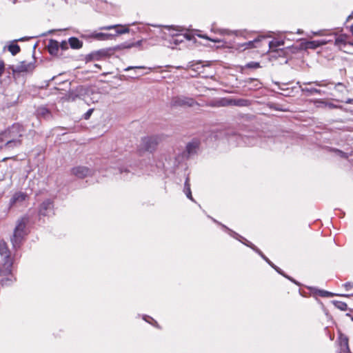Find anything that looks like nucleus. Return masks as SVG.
I'll use <instances>...</instances> for the list:
<instances>
[{
	"label": "nucleus",
	"instance_id": "obj_36",
	"mask_svg": "<svg viewBox=\"0 0 353 353\" xmlns=\"http://www.w3.org/2000/svg\"><path fill=\"white\" fill-rule=\"evenodd\" d=\"M142 318L145 321L148 322V323L152 325L154 327H159L158 323L151 316L148 315H143Z\"/></svg>",
	"mask_w": 353,
	"mask_h": 353
},
{
	"label": "nucleus",
	"instance_id": "obj_14",
	"mask_svg": "<svg viewBox=\"0 0 353 353\" xmlns=\"http://www.w3.org/2000/svg\"><path fill=\"white\" fill-rule=\"evenodd\" d=\"M21 139L0 141V148H5L6 150H13L14 148H19L21 145Z\"/></svg>",
	"mask_w": 353,
	"mask_h": 353
},
{
	"label": "nucleus",
	"instance_id": "obj_40",
	"mask_svg": "<svg viewBox=\"0 0 353 353\" xmlns=\"http://www.w3.org/2000/svg\"><path fill=\"white\" fill-rule=\"evenodd\" d=\"M118 171L121 174H129L131 172L129 170H128L127 168H124L123 167L119 168Z\"/></svg>",
	"mask_w": 353,
	"mask_h": 353
},
{
	"label": "nucleus",
	"instance_id": "obj_25",
	"mask_svg": "<svg viewBox=\"0 0 353 353\" xmlns=\"http://www.w3.org/2000/svg\"><path fill=\"white\" fill-rule=\"evenodd\" d=\"M68 44L72 49H79L82 47L83 43L78 38L72 37L68 39Z\"/></svg>",
	"mask_w": 353,
	"mask_h": 353
},
{
	"label": "nucleus",
	"instance_id": "obj_15",
	"mask_svg": "<svg viewBox=\"0 0 353 353\" xmlns=\"http://www.w3.org/2000/svg\"><path fill=\"white\" fill-rule=\"evenodd\" d=\"M28 198V194L23 192H15L10 200V207L21 204Z\"/></svg>",
	"mask_w": 353,
	"mask_h": 353
},
{
	"label": "nucleus",
	"instance_id": "obj_11",
	"mask_svg": "<svg viewBox=\"0 0 353 353\" xmlns=\"http://www.w3.org/2000/svg\"><path fill=\"white\" fill-rule=\"evenodd\" d=\"M71 173L77 178L83 179L92 176L94 174V170L87 166L79 165L72 168Z\"/></svg>",
	"mask_w": 353,
	"mask_h": 353
},
{
	"label": "nucleus",
	"instance_id": "obj_45",
	"mask_svg": "<svg viewBox=\"0 0 353 353\" xmlns=\"http://www.w3.org/2000/svg\"><path fill=\"white\" fill-rule=\"evenodd\" d=\"M284 276L285 278L288 279V280H290V281L296 283V285H299L298 282H296L293 278L290 277V276L284 274V275L283 276Z\"/></svg>",
	"mask_w": 353,
	"mask_h": 353
},
{
	"label": "nucleus",
	"instance_id": "obj_5",
	"mask_svg": "<svg viewBox=\"0 0 353 353\" xmlns=\"http://www.w3.org/2000/svg\"><path fill=\"white\" fill-rule=\"evenodd\" d=\"M159 141L158 136H147L141 139L139 150L152 153L157 148Z\"/></svg>",
	"mask_w": 353,
	"mask_h": 353
},
{
	"label": "nucleus",
	"instance_id": "obj_43",
	"mask_svg": "<svg viewBox=\"0 0 353 353\" xmlns=\"http://www.w3.org/2000/svg\"><path fill=\"white\" fill-rule=\"evenodd\" d=\"M5 70V64L2 60H0V77L3 74Z\"/></svg>",
	"mask_w": 353,
	"mask_h": 353
},
{
	"label": "nucleus",
	"instance_id": "obj_27",
	"mask_svg": "<svg viewBox=\"0 0 353 353\" xmlns=\"http://www.w3.org/2000/svg\"><path fill=\"white\" fill-rule=\"evenodd\" d=\"M261 40V37H259L252 41H249L248 42L244 43L243 44H242L241 46L244 47L245 49L256 48L257 46L256 45V43H259Z\"/></svg>",
	"mask_w": 353,
	"mask_h": 353
},
{
	"label": "nucleus",
	"instance_id": "obj_41",
	"mask_svg": "<svg viewBox=\"0 0 353 353\" xmlns=\"http://www.w3.org/2000/svg\"><path fill=\"white\" fill-rule=\"evenodd\" d=\"M68 42H67L65 41H63L61 43H59V47H61V48L63 50L68 49Z\"/></svg>",
	"mask_w": 353,
	"mask_h": 353
},
{
	"label": "nucleus",
	"instance_id": "obj_13",
	"mask_svg": "<svg viewBox=\"0 0 353 353\" xmlns=\"http://www.w3.org/2000/svg\"><path fill=\"white\" fill-rule=\"evenodd\" d=\"M336 345L340 349V353H349L348 338L346 335L341 332L339 333Z\"/></svg>",
	"mask_w": 353,
	"mask_h": 353
},
{
	"label": "nucleus",
	"instance_id": "obj_16",
	"mask_svg": "<svg viewBox=\"0 0 353 353\" xmlns=\"http://www.w3.org/2000/svg\"><path fill=\"white\" fill-rule=\"evenodd\" d=\"M29 38L27 37H21L18 39H14L10 42V43L8 46V51L12 54V55L15 56L17 54L20 50V46L17 43V41H27Z\"/></svg>",
	"mask_w": 353,
	"mask_h": 353
},
{
	"label": "nucleus",
	"instance_id": "obj_7",
	"mask_svg": "<svg viewBox=\"0 0 353 353\" xmlns=\"http://www.w3.org/2000/svg\"><path fill=\"white\" fill-rule=\"evenodd\" d=\"M116 50H118L114 47L103 48L99 50L93 51L86 55L85 60L87 62L92 61H99L103 58L110 57Z\"/></svg>",
	"mask_w": 353,
	"mask_h": 353
},
{
	"label": "nucleus",
	"instance_id": "obj_54",
	"mask_svg": "<svg viewBox=\"0 0 353 353\" xmlns=\"http://www.w3.org/2000/svg\"><path fill=\"white\" fill-rule=\"evenodd\" d=\"M266 262L273 268L274 269V268L276 266V265H274L268 258V259L266 260Z\"/></svg>",
	"mask_w": 353,
	"mask_h": 353
},
{
	"label": "nucleus",
	"instance_id": "obj_46",
	"mask_svg": "<svg viewBox=\"0 0 353 353\" xmlns=\"http://www.w3.org/2000/svg\"><path fill=\"white\" fill-rule=\"evenodd\" d=\"M274 270L281 275L283 276L285 272L281 269L279 268V267L276 266L274 268Z\"/></svg>",
	"mask_w": 353,
	"mask_h": 353
},
{
	"label": "nucleus",
	"instance_id": "obj_6",
	"mask_svg": "<svg viewBox=\"0 0 353 353\" xmlns=\"http://www.w3.org/2000/svg\"><path fill=\"white\" fill-rule=\"evenodd\" d=\"M194 105H199V103L194 99L183 95L174 97L170 101L172 108L194 107Z\"/></svg>",
	"mask_w": 353,
	"mask_h": 353
},
{
	"label": "nucleus",
	"instance_id": "obj_17",
	"mask_svg": "<svg viewBox=\"0 0 353 353\" xmlns=\"http://www.w3.org/2000/svg\"><path fill=\"white\" fill-rule=\"evenodd\" d=\"M347 35H339L335 39V46H336L341 50L343 52H347V47L348 46V41H347Z\"/></svg>",
	"mask_w": 353,
	"mask_h": 353
},
{
	"label": "nucleus",
	"instance_id": "obj_23",
	"mask_svg": "<svg viewBox=\"0 0 353 353\" xmlns=\"http://www.w3.org/2000/svg\"><path fill=\"white\" fill-rule=\"evenodd\" d=\"M297 84L299 85L301 92L306 93L307 96H311V95H314L315 94H321V89L313 88H303L301 85L299 81L297 82Z\"/></svg>",
	"mask_w": 353,
	"mask_h": 353
},
{
	"label": "nucleus",
	"instance_id": "obj_28",
	"mask_svg": "<svg viewBox=\"0 0 353 353\" xmlns=\"http://www.w3.org/2000/svg\"><path fill=\"white\" fill-rule=\"evenodd\" d=\"M230 104L243 107L249 105V101L245 99H233L230 101Z\"/></svg>",
	"mask_w": 353,
	"mask_h": 353
},
{
	"label": "nucleus",
	"instance_id": "obj_33",
	"mask_svg": "<svg viewBox=\"0 0 353 353\" xmlns=\"http://www.w3.org/2000/svg\"><path fill=\"white\" fill-rule=\"evenodd\" d=\"M284 45V41L283 40H275V41H271L269 43V46L270 49H274L280 46H282Z\"/></svg>",
	"mask_w": 353,
	"mask_h": 353
},
{
	"label": "nucleus",
	"instance_id": "obj_20",
	"mask_svg": "<svg viewBox=\"0 0 353 353\" xmlns=\"http://www.w3.org/2000/svg\"><path fill=\"white\" fill-rule=\"evenodd\" d=\"M221 227H222V228H223L228 233V234L230 236H232V238H234V239L238 240L239 241L241 242L243 244H244L243 242H245V240H247L246 239H245L244 237L241 236L239 234L236 233V232H234L232 230H231L229 228H228L226 225H221Z\"/></svg>",
	"mask_w": 353,
	"mask_h": 353
},
{
	"label": "nucleus",
	"instance_id": "obj_31",
	"mask_svg": "<svg viewBox=\"0 0 353 353\" xmlns=\"http://www.w3.org/2000/svg\"><path fill=\"white\" fill-rule=\"evenodd\" d=\"M332 304L338 309L342 311H345L347 308V305L345 302L339 301L336 300H332Z\"/></svg>",
	"mask_w": 353,
	"mask_h": 353
},
{
	"label": "nucleus",
	"instance_id": "obj_38",
	"mask_svg": "<svg viewBox=\"0 0 353 353\" xmlns=\"http://www.w3.org/2000/svg\"><path fill=\"white\" fill-rule=\"evenodd\" d=\"M274 83L278 85L279 90L288 92V93L283 94L284 96L290 95L291 92L289 90L290 89L288 88H284L283 86H281L279 82H275Z\"/></svg>",
	"mask_w": 353,
	"mask_h": 353
},
{
	"label": "nucleus",
	"instance_id": "obj_19",
	"mask_svg": "<svg viewBox=\"0 0 353 353\" xmlns=\"http://www.w3.org/2000/svg\"><path fill=\"white\" fill-rule=\"evenodd\" d=\"M48 52L51 55H57L59 48V43L54 39H50L47 46Z\"/></svg>",
	"mask_w": 353,
	"mask_h": 353
},
{
	"label": "nucleus",
	"instance_id": "obj_64",
	"mask_svg": "<svg viewBox=\"0 0 353 353\" xmlns=\"http://www.w3.org/2000/svg\"><path fill=\"white\" fill-rule=\"evenodd\" d=\"M297 33H298V34H302V33H303V31H302V30H298Z\"/></svg>",
	"mask_w": 353,
	"mask_h": 353
},
{
	"label": "nucleus",
	"instance_id": "obj_37",
	"mask_svg": "<svg viewBox=\"0 0 353 353\" xmlns=\"http://www.w3.org/2000/svg\"><path fill=\"white\" fill-rule=\"evenodd\" d=\"M247 68L256 69L260 68L259 62L250 61L245 65Z\"/></svg>",
	"mask_w": 353,
	"mask_h": 353
},
{
	"label": "nucleus",
	"instance_id": "obj_55",
	"mask_svg": "<svg viewBox=\"0 0 353 353\" xmlns=\"http://www.w3.org/2000/svg\"><path fill=\"white\" fill-rule=\"evenodd\" d=\"M266 262L273 268L274 269V268L276 266V265H274L268 258V259L266 260Z\"/></svg>",
	"mask_w": 353,
	"mask_h": 353
},
{
	"label": "nucleus",
	"instance_id": "obj_51",
	"mask_svg": "<svg viewBox=\"0 0 353 353\" xmlns=\"http://www.w3.org/2000/svg\"><path fill=\"white\" fill-rule=\"evenodd\" d=\"M266 262L273 268L274 269V268L276 266V265H274L268 258V259L266 260Z\"/></svg>",
	"mask_w": 353,
	"mask_h": 353
},
{
	"label": "nucleus",
	"instance_id": "obj_49",
	"mask_svg": "<svg viewBox=\"0 0 353 353\" xmlns=\"http://www.w3.org/2000/svg\"><path fill=\"white\" fill-rule=\"evenodd\" d=\"M36 134V132L34 130H30L28 132V135L31 137H34Z\"/></svg>",
	"mask_w": 353,
	"mask_h": 353
},
{
	"label": "nucleus",
	"instance_id": "obj_32",
	"mask_svg": "<svg viewBox=\"0 0 353 353\" xmlns=\"http://www.w3.org/2000/svg\"><path fill=\"white\" fill-rule=\"evenodd\" d=\"M190 68H192V70L196 72L197 73L203 72V65H202L201 62H196L195 63H192L190 65Z\"/></svg>",
	"mask_w": 353,
	"mask_h": 353
},
{
	"label": "nucleus",
	"instance_id": "obj_53",
	"mask_svg": "<svg viewBox=\"0 0 353 353\" xmlns=\"http://www.w3.org/2000/svg\"><path fill=\"white\" fill-rule=\"evenodd\" d=\"M266 262L273 268L274 269V268L276 266V265H274L268 258V259L266 260Z\"/></svg>",
	"mask_w": 353,
	"mask_h": 353
},
{
	"label": "nucleus",
	"instance_id": "obj_50",
	"mask_svg": "<svg viewBox=\"0 0 353 353\" xmlns=\"http://www.w3.org/2000/svg\"><path fill=\"white\" fill-rule=\"evenodd\" d=\"M344 286L347 290H349L352 288V285L350 283H346L345 284H344Z\"/></svg>",
	"mask_w": 353,
	"mask_h": 353
},
{
	"label": "nucleus",
	"instance_id": "obj_39",
	"mask_svg": "<svg viewBox=\"0 0 353 353\" xmlns=\"http://www.w3.org/2000/svg\"><path fill=\"white\" fill-rule=\"evenodd\" d=\"M271 108L275 110L282 111V112H286L288 110L287 108H284L281 105H279V104H274Z\"/></svg>",
	"mask_w": 353,
	"mask_h": 353
},
{
	"label": "nucleus",
	"instance_id": "obj_30",
	"mask_svg": "<svg viewBox=\"0 0 353 353\" xmlns=\"http://www.w3.org/2000/svg\"><path fill=\"white\" fill-rule=\"evenodd\" d=\"M37 113L39 116H41L44 118H49L51 117V113L50 110L46 107H40L37 109Z\"/></svg>",
	"mask_w": 353,
	"mask_h": 353
},
{
	"label": "nucleus",
	"instance_id": "obj_10",
	"mask_svg": "<svg viewBox=\"0 0 353 353\" xmlns=\"http://www.w3.org/2000/svg\"><path fill=\"white\" fill-rule=\"evenodd\" d=\"M54 214V204L53 201L50 199L44 200L40 205L39 208V216L41 219V216H50Z\"/></svg>",
	"mask_w": 353,
	"mask_h": 353
},
{
	"label": "nucleus",
	"instance_id": "obj_3",
	"mask_svg": "<svg viewBox=\"0 0 353 353\" xmlns=\"http://www.w3.org/2000/svg\"><path fill=\"white\" fill-rule=\"evenodd\" d=\"M100 30H114V34H108L105 32H93L89 35H84L83 37L92 38L99 41H105L112 39L118 34L128 33L130 29L128 27L123 26L120 24L105 26L99 28Z\"/></svg>",
	"mask_w": 353,
	"mask_h": 353
},
{
	"label": "nucleus",
	"instance_id": "obj_47",
	"mask_svg": "<svg viewBox=\"0 0 353 353\" xmlns=\"http://www.w3.org/2000/svg\"><path fill=\"white\" fill-rule=\"evenodd\" d=\"M336 90H346L345 86H343L342 84L339 83V85H336Z\"/></svg>",
	"mask_w": 353,
	"mask_h": 353
},
{
	"label": "nucleus",
	"instance_id": "obj_29",
	"mask_svg": "<svg viewBox=\"0 0 353 353\" xmlns=\"http://www.w3.org/2000/svg\"><path fill=\"white\" fill-rule=\"evenodd\" d=\"M326 43V41H308L305 43V48H309V49H314L316 48V47L321 46V45H323Z\"/></svg>",
	"mask_w": 353,
	"mask_h": 353
},
{
	"label": "nucleus",
	"instance_id": "obj_18",
	"mask_svg": "<svg viewBox=\"0 0 353 353\" xmlns=\"http://www.w3.org/2000/svg\"><path fill=\"white\" fill-rule=\"evenodd\" d=\"M308 289L310 290L311 295L315 297L316 299H317L318 296L331 297V292L323 290H319L315 287H309Z\"/></svg>",
	"mask_w": 353,
	"mask_h": 353
},
{
	"label": "nucleus",
	"instance_id": "obj_21",
	"mask_svg": "<svg viewBox=\"0 0 353 353\" xmlns=\"http://www.w3.org/2000/svg\"><path fill=\"white\" fill-rule=\"evenodd\" d=\"M183 192L186 195L187 198H188L192 201L195 202V201L193 199L192 195L190 184V179H189L188 175L186 176L185 181L184 183Z\"/></svg>",
	"mask_w": 353,
	"mask_h": 353
},
{
	"label": "nucleus",
	"instance_id": "obj_24",
	"mask_svg": "<svg viewBox=\"0 0 353 353\" xmlns=\"http://www.w3.org/2000/svg\"><path fill=\"white\" fill-rule=\"evenodd\" d=\"M244 243V245L250 248L252 250H253L255 252H256L264 261H266L268 259V257L264 255V254L257 248L250 241L245 240Z\"/></svg>",
	"mask_w": 353,
	"mask_h": 353
},
{
	"label": "nucleus",
	"instance_id": "obj_4",
	"mask_svg": "<svg viewBox=\"0 0 353 353\" xmlns=\"http://www.w3.org/2000/svg\"><path fill=\"white\" fill-rule=\"evenodd\" d=\"M24 132V126L19 123H15L0 133V141L20 139Z\"/></svg>",
	"mask_w": 353,
	"mask_h": 353
},
{
	"label": "nucleus",
	"instance_id": "obj_62",
	"mask_svg": "<svg viewBox=\"0 0 353 353\" xmlns=\"http://www.w3.org/2000/svg\"><path fill=\"white\" fill-rule=\"evenodd\" d=\"M352 17H353L352 14L349 15L348 17H347V20H350V19H352Z\"/></svg>",
	"mask_w": 353,
	"mask_h": 353
},
{
	"label": "nucleus",
	"instance_id": "obj_2",
	"mask_svg": "<svg viewBox=\"0 0 353 353\" xmlns=\"http://www.w3.org/2000/svg\"><path fill=\"white\" fill-rule=\"evenodd\" d=\"M29 221V217L28 216H24L19 219L16 222V225L14 228L13 234L10 237V241L12 245V248L16 250L21 248L23 241L29 233V230L27 228V225Z\"/></svg>",
	"mask_w": 353,
	"mask_h": 353
},
{
	"label": "nucleus",
	"instance_id": "obj_1",
	"mask_svg": "<svg viewBox=\"0 0 353 353\" xmlns=\"http://www.w3.org/2000/svg\"><path fill=\"white\" fill-rule=\"evenodd\" d=\"M0 256L2 262L0 265V283L2 286H9L15 279L12 273L13 261L10 257V252L4 241H0Z\"/></svg>",
	"mask_w": 353,
	"mask_h": 353
},
{
	"label": "nucleus",
	"instance_id": "obj_61",
	"mask_svg": "<svg viewBox=\"0 0 353 353\" xmlns=\"http://www.w3.org/2000/svg\"><path fill=\"white\" fill-rule=\"evenodd\" d=\"M324 310V312H325V314L326 316H328V310H325V309H323Z\"/></svg>",
	"mask_w": 353,
	"mask_h": 353
},
{
	"label": "nucleus",
	"instance_id": "obj_56",
	"mask_svg": "<svg viewBox=\"0 0 353 353\" xmlns=\"http://www.w3.org/2000/svg\"><path fill=\"white\" fill-rule=\"evenodd\" d=\"M208 217L210 218L213 221V222L216 223V224H218V225H219L221 226V225H223L221 223H220L217 220L214 219V218H212V217H211L210 216H208Z\"/></svg>",
	"mask_w": 353,
	"mask_h": 353
},
{
	"label": "nucleus",
	"instance_id": "obj_44",
	"mask_svg": "<svg viewBox=\"0 0 353 353\" xmlns=\"http://www.w3.org/2000/svg\"><path fill=\"white\" fill-rule=\"evenodd\" d=\"M139 68H144L143 66H128V68H125V71H129L130 70H136Z\"/></svg>",
	"mask_w": 353,
	"mask_h": 353
},
{
	"label": "nucleus",
	"instance_id": "obj_59",
	"mask_svg": "<svg viewBox=\"0 0 353 353\" xmlns=\"http://www.w3.org/2000/svg\"><path fill=\"white\" fill-rule=\"evenodd\" d=\"M345 102L347 103H353V99H347Z\"/></svg>",
	"mask_w": 353,
	"mask_h": 353
},
{
	"label": "nucleus",
	"instance_id": "obj_34",
	"mask_svg": "<svg viewBox=\"0 0 353 353\" xmlns=\"http://www.w3.org/2000/svg\"><path fill=\"white\" fill-rule=\"evenodd\" d=\"M163 27L168 30L169 35L171 36L172 39L178 34L177 32L179 30L172 26H165Z\"/></svg>",
	"mask_w": 353,
	"mask_h": 353
},
{
	"label": "nucleus",
	"instance_id": "obj_63",
	"mask_svg": "<svg viewBox=\"0 0 353 353\" xmlns=\"http://www.w3.org/2000/svg\"><path fill=\"white\" fill-rule=\"evenodd\" d=\"M348 46H353V41L352 42L348 41Z\"/></svg>",
	"mask_w": 353,
	"mask_h": 353
},
{
	"label": "nucleus",
	"instance_id": "obj_22",
	"mask_svg": "<svg viewBox=\"0 0 353 353\" xmlns=\"http://www.w3.org/2000/svg\"><path fill=\"white\" fill-rule=\"evenodd\" d=\"M142 41H143V40H139L137 42H132V43L125 42V43H121L120 45L115 46V48H117L119 50H122V49L131 48L133 47H139L141 46Z\"/></svg>",
	"mask_w": 353,
	"mask_h": 353
},
{
	"label": "nucleus",
	"instance_id": "obj_60",
	"mask_svg": "<svg viewBox=\"0 0 353 353\" xmlns=\"http://www.w3.org/2000/svg\"><path fill=\"white\" fill-rule=\"evenodd\" d=\"M321 94H325V93L327 92L325 90H323V89H321Z\"/></svg>",
	"mask_w": 353,
	"mask_h": 353
},
{
	"label": "nucleus",
	"instance_id": "obj_8",
	"mask_svg": "<svg viewBox=\"0 0 353 353\" xmlns=\"http://www.w3.org/2000/svg\"><path fill=\"white\" fill-rule=\"evenodd\" d=\"M232 137L236 139L238 145L254 146L259 145L260 147H265V145L261 141V139L254 137H243L240 134H234Z\"/></svg>",
	"mask_w": 353,
	"mask_h": 353
},
{
	"label": "nucleus",
	"instance_id": "obj_35",
	"mask_svg": "<svg viewBox=\"0 0 353 353\" xmlns=\"http://www.w3.org/2000/svg\"><path fill=\"white\" fill-rule=\"evenodd\" d=\"M248 83L252 84V88L254 89H258L261 88V83L256 79H249L247 81Z\"/></svg>",
	"mask_w": 353,
	"mask_h": 353
},
{
	"label": "nucleus",
	"instance_id": "obj_12",
	"mask_svg": "<svg viewBox=\"0 0 353 353\" xmlns=\"http://www.w3.org/2000/svg\"><path fill=\"white\" fill-rule=\"evenodd\" d=\"M35 68L34 62L21 61L12 68L14 72L21 73L24 72H32Z\"/></svg>",
	"mask_w": 353,
	"mask_h": 353
},
{
	"label": "nucleus",
	"instance_id": "obj_52",
	"mask_svg": "<svg viewBox=\"0 0 353 353\" xmlns=\"http://www.w3.org/2000/svg\"><path fill=\"white\" fill-rule=\"evenodd\" d=\"M266 262L273 268L274 269V268L276 266V265H274L268 258V259L266 260Z\"/></svg>",
	"mask_w": 353,
	"mask_h": 353
},
{
	"label": "nucleus",
	"instance_id": "obj_26",
	"mask_svg": "<svg viewBox=\"0 0 353 353\" xmlns=\"http://www.w3.org/2000/svg\"><path fill=\"white\" fill-rule=\"evenodd\" d=\"M184 39L190 40L191 37L189 35L187 34H177L173 39H172V43L175 45H178L181 43H182Z\"/></svg>",
	"mask_w": 353,
	"mask_h": 353
},
{
	"label": "nucleus",
	"instance_id": "obj_42",
	"mask_svg": "<svg viewBox=\"0 0 353 353\" xmlns=\"http://www.w3.org/2000/svg\"><path fill=\"white\" fill-rule=\"evenodd\" d=\"M93 112V109H89L83 115L85 119H88Z\"/></svg>",
	"mask_w": 353,
	"mask_h": 353
},
{
	"label": "nucleus",
	"instance_id": "obj_58",
	"mask_svg": "<svg viewBox=\"0 0 353 353\" xmlns=\"http://www.w3.org/2000/svg\"><path fill=\"white\" fill-rule=\"evenodd\" d=\"M350 32L352 33V34L353 36V24L350 26Z\"/></svg>",
	"mask_w": 353,
	"mask_h": 353
},
{
	"label": "nucleus",
	"instance_id": "obj_57",
	"mask_svg": "<svg viewBox=\"0 0 353 353\" xmlns=\"http://www.w3.org/2000/svg\"><path fill=\"white\" fill-rule=\"evenodd\" d=\"M203 37V38H205V39H209V40H210V41H213V42H214V43L219 42V40H217V39H211L208 38V37Z\"/></svg>",
	"mask_w": 353,
	"mask_h": 353
},
{
	"label": "nucleus",
	"instance_id": "obj_48",
	"mask_svg": "<svg viewBox=\"0 0 353 353\" xmlns=\"http://www.w3.org/2000/svg\"><path fill=\"white\" fill-rule=\"evenodd\" d=\"M312 83H314L315 85H318V86H321V84L317 81H315V82H311V81H308V82H304L303 84L304 85H311Z\"/></svg>",
	"mask_w": 353,
	"mask_h": 353
},
{
	"label": "nucleus",
	"instance_id": "obj_9",
	"mask_svg": "<svg viewBox=\"0 0 353 353\" xmlns=\"http://www.w3.org/2000/svg\"><path fill=\"white\" fill-rule=\"evenodd\" d=\"M200 141L198 139H193L188 142L185 146V150L182 152L183 159H190L195 156L200 147Z\"/></svg>",
	"mask_w": 353,
	"mask_h": 353
}]
</instances>
